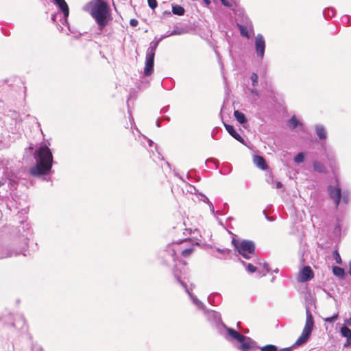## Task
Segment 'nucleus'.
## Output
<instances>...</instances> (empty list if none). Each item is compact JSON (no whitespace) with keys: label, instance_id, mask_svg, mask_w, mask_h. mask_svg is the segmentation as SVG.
Instances as JSON below:
<instances>
[{"label":"nucleus","instance_id":"29","mask_svg":"<svg viewBox=\"0 0 351 351\" xmlns=\"http://www.w3.org/2000/svg\"><path fill=\"white\" fill-rule=\"evenodd\" d=\"M187 32V30L184 28H176L173 31L170 32H167V34L165 36H167V37L174 36V35H182Z\"/></svg>","mask_w":351,"mask_h":351},{"label":"nucleus","instance_id":"55","mask_svg":"<svg viewBox=\"0 0 351 351\" xmlns=\"http://www.w3.org/2000/svg\"><path fill=\"white\" fill-rule=\"evenodd\" d=\"M218 131L219 130L217 128H214L213 130H212V132H211V136H212V138H215V136L217 135V134L218 133Z\"/></svg>","mask_w":351,"mask_h":351},{"label":"nucleus","instance_id":"46","mask_svg":"<svg viewBox=\"0 0 351 351\" xmlns=\"http://www.w3.org/2000/svg\"><path fill=\"white\" fill-rule=\"evenodd\" d=\"M208 205L209 206L210 211L213 215V216L214 217L217 216V214L215 210L214 206H213V203L210 202L208 204Z\"/></svg>","mask_w":351,"mask_h":351},{"label":"nucleus","instance_id":"49","mask_svg":"<svg viewBox=\"0 0 351 351\" xmlns=\"http://www.w3.org/2000/svg\"><path fill=\"white\" fill-rule=\"evenodd\" d=\"M341 225L339 223H337L335 227L334 232L335 234H338V233L341 232Z\"/></svg>","mask_w":351,"mask_h":351},{"label":"nucleus","instance_id":"15","mask_svg":"<svg viewBox=\"0 0 351 351\" xmlns=\"http://www.w3.org/2000/svg\"><path fill=\"white\" fill-rule=\"evenodd\" d=\"M182 286L184 288L186 293L189 295L191 300L196 308L198 310L202 311V312L205 311L206 309L205 304L189 290L186 282H182Z\"/></svg>","mask_w":351,"mask_h":351},{"label":"nucleus","instance_id":"57","mask_svg":"<svg viewBox=\"0 0 351 351\" xmlns=\"http://www.w3.org/2000/svg\"><path fill=\"white\" fill-rule=\"evenodd\" d=\"M221 3L226 7H230V4L227 0H220Z\"/></svg>","mask_w":351,"mask_h":351},{"label":"nucleus","instance_id":"18","mask_svg":"<svg viewBox=\"0 0 351 351\" xmlns=\"http://www.w3.org/2000/svg\"><path fill=\"white\" fill-rule=\"evenodd\" d=\"M58 9L62 12L63 14V19L62 21V23L64 25H68V21H67V18L69 15V5L68 4L66 3V2H64L61 4H59L57 5Z\"/></svg>","mask_w":351,"mask_h":351},{"label":"nucleus","instance_id":"21","mask_svg":"<svg viewBox=\"0 0 351 351\" xmlns=\"http://www.w3.org/2000/svg\"><path fill=\"white\" fill-rule=\"evenodd\" d=\"M208 302L211 305L215 306L221 302V295L219 293H212L208 296Z\"/></svg>","mask_w":351,"mask_h":351},{"label":"nucleus","instance_id":"58","mask_svg":"<svg viewBox=\"0 0 351 351\" xmlns=\"http://www.w3.org/2000/svg\"><path fill=\"white\" fill-rule=\"evenodd\" d=\"M263 213L265 214L266 219H267L269 221H275V219H275L274 217H268V216L265 213V211H263Z\"/></svg>","mask_w":351,"mask_h":351},{"label":"nucleus","instance_id":"12","mask_svg":"<svg viewBox=\"0 0 351 351\" xmlns=\"http://www.w3.org/2000/svg\"><path fill=\"white\" fill-rule=\"evenodd\" d=\"M222 331V332L218 333L222 335L228 341H231L232 340L239 341L245 338V335L241 334L234 328L228 327L226 324L225 328Z\"/></svg>","mask_w":351,"mask_h":351},{"label":"nucleus","instance_id":"20","mask_svg":"<svg viewBox=\"0 0 351 351\" xmlns=\"http://www.w3.org/2000/svg\"><path fill=\"white\" fill-rule=\"evenodd\" d=\"M254 162L259 169L262 170H265L267 169L265 159L263 156L255 155L254 156Z\"/></svg>","mask_w":351,"mask_h":351},{"label":"nucleus","instance_id":"2","mask_svg":"<svg viewBox=\"0 0 351 351\" xmlns=\"http://www.w3.org/2000/svg\"><path fill=\"white\" fill-rule=\"evenodd\" d=\"M84 11L89 12L97 25L98 33L101 34L105 27L112 19L110 8L107 2L87 3L83 8Z\"/></svg>","mask_w":351,"mask_h":351},{"label":"nucleus","instance_id":"4","mask_svg":"<svg viewBox=\"0 0 351 351\" xmlns=\"http://www.w3.org/2000/svg\"><path fill=\"white\" fill-rule=\"evenodd\" d=\"M17 236L13 239V244L17 245L24 253L28 252L29 241L33 234L32 227L27 221H21L17 228Z\"/></svg>","mask_w":351,"mask_h":351},{"label":"nucleus","instance_id":"63","mask_svg":"<svg viewBox=\"0 0 351 351\" xmlns=\"http://www.w3.org/2000/svg\"><path fill=\"white\" fill-rule=\"evenodd\" d=\"M282 187V184L280 182H277L276 183V188L277 189H281Z\"/></svg>","mask_w":351,"mask_h":351},{"label":"nucleus","instance_id":"10","mask_svg":"<svg viewBox=\"0 0 351 351\" xmlns=\"http://www.w3.org/2000/svg\"><path fill=\"white\" fill-rule=\"evenodd\" d=\"M21 254L27 256L17 245L13 244V240L10 243H0V260Z\"/></svg>","mask_w":351,"mask_h":351},{"label":"nucleus","instance_id":"54","mask_svg":"<svg viewBox=\"0 0 351 351\" xmlns=\"http://www.w3.org/2000/svg\"><path fill=\"white\" fill-rule=\"evenodd\" d=\"M217 251L221 254H226V252L228 253L230 252V250L228 249H220V248H217Z\"/></svg>","mask_w":351,"mask_h":351},{"label":"nucleus","instance_id":"16","mask_svg":"<svg viewBox=\"0 0 351 351\" xmlns=\"http://www.w3.org/2000/svg\"><path fill=\"white\" fill-rule=\"evenodd\" d=\"M336 184L335 185H328L327 187L328 193L329 197L331 199H337L338 197H341V189L339 184L338 178L335 179Z\"/></svg>","mask_w":351,"mask_h":351},{"label":"nucleus","instance_id":"11","mask_svg":"<svg viewBox=\"0 0 351 351\" xmlns=\"http://www.w3.org/2000/svg\"><path fill=\"white\" fill-rule=\"evenodd\" d=\"M265 47L266 44L263 36L258 34L254 38V48L256 56L261 60L264 58Z\"/></svg>","mask_w":351,"mask_h":351},{"label":"nucleus","instance_id":"38","mask_svg":"<svg viewBox=\"0 0 351 351\" xmlns=\"http://www.w3.org/2000/svg\"><path fill=\"white\" fill-rule=\"evenodd\" d=\"M250 79L252 80L253 86H256L258 85V76L256 73H252Z\"/></svg>","mask_w":351,"mask_h":351},{"label":"nucleus","instance_id":"23","mask_svg":"<svg viewBox=\"0 0 351 351\" xmlns=\"http://www.w3.org/2000/svg\"><path fill=\"white\" fill-rule=\"evenodd\" d=\"M313 168L315 171L318 173H326L327 172L326 166L323 163L317 160H315L313 162Z\"/></svg>","mask_w":351,"mask_h":351},{"label":"nucleus","instance_id":"43","mask_svg":"<svg viewBox=\"0 0 351 351\" xmlns=\"http://www.w3.org/2000/svg\"><path fill=\"white\" fill-rule=\"evenodd\" d=\"M147 2L149 7L152 10H154L158 5L156 0H147Z\"/></svg>","mask_w":351,"mask_h":351},{"label":"nucleus","instance_id":"64","mask_svg":"<svg viewBox=\"0 0 351 351\" xmlns=\"http://www.w3.org/2000/svg\"><path fill=\"white\" fill-rule=\"evenodd\" d=\"M348 274H350V276H351V260L349 262V270H348Z\"/></svg>","mask_w":351,"mask_h":351},{"label":"nucleus","instance_id":"9","mask_svg":"<svg viewBox=\"0 0 351 351\" xmlns=\"http://www.w3.org/2000/svg\"><path fill=\"white\" fill-rule=\"evenodd\" d=\"M203 313L206 321L213 328L217 330V332H223L222 330L225 328V324L222 321L221 315L219 312L206 308V309L203 311Z\"/></svg>","mask_w":351,"mask_h":351},{"label":"nucleus","instance_id":"28","mask_svg":"<svg viewBox=\"0 0 351 351\" xmlns=\"http://www.w3.org/2000/svg\"><path fill=\"white\" fill-rule=\"evenodd\" d=\"M332 272L335 276L339 278H343L345 276L344 269L339 266H333Z\"/></svg>","mask_w":351,"mask_h":351},{"label":"nucleus","instance_id":"56","mask_svg":"<svg viewBox=\"0 0 351 351\" xmlns=\"http://www.w3.org/2000/svg\"><path fill=\"white\" fill-rule=\"evenodd\" d=\"M169 106H164V107L160 110V113H165V112H167L169 110Z\"/></svg>","mask_w":351,"mask_h":351},{"label":"nucleus","instance_id":"33","mask_svg":"<svg viewBox=\"0 0 351 351\" xmlns=\"http://www.w3.org/2000/svg\"><path fill=\"white\" fill-rule=\"evenodd\" d=\"M304 158H305V156H304V153L300 152V153L297 154L295 155V156L294 157V161L296 163H300V162H304Z\"/></svg>","mask_w":351,"mask_h":351},{"label":"nucleus","instance_id":"60","mask_svg":"<svg viewBox=\"0 0 351 351\" xmlns=\"http://www.w3.org/2000/svg\"><path fill=\"white\" fill-rule=\"evenodd\" d=\"M53 2H54V3H55L56 5H59V4H61V3H62H62L65 2V0H53Z\"/></svg>","mask_w":351,"mask_h":351},{"label":"nucleus","instance_id":"22","mask_svg":"<svg viewBox=\"0 0 351 351\" xmlns=\"http://www.w3.org/2000/svg\"><path fill=\"white\" fill-rule=\"evenodd\" d=\"M302 125H303L302 123L295 115L292 116L287 122V126L291 130Z\"/></svg>","mask_w":351,"mask_h":351},{"label":"nucleus","instance_id":"39","mask_svg":"<svg viewBox=\"0 0 351 351\" xmlns=\"http://www.w3.org/2000/svg\"><path fill=\"white\" fill-rule=\"evenodd\" d=\"M338 313H335L331 317H328L324 319V321L328 323H333L338 319Z\"/></svg>","mask_w":351,"mask_h":351},{"label":"nucleus","instance_id":"42","mask_svg":"<svg viewBox=\"0 0 351 351\" xmlns=\"http://www.w3.org/2000/svg\"><path fill=\"white\" fill-rule=\"evenodd\" d=\"M198 196H199V200L204 202V203L208 204L209 202H210L209 199L202 193H199Z\"/></svg>","mask_w":351,"mask_h":351},{"label":"nucleus","instance_id":"13","mask_svg":"<svg viewBox=\"0 0 351 351\" xmlns=\"http://www.w3.org/2000/svg\"><path fill=\"white\" fill-rule=\"evenodd\" d=\"M239 342L240 343V345L237 346V349L241 351H250L252 349L259 348L255 341L245 335V338Z\"/></svg>","mask_w":351,"mask_h":351},{"label":"nucleus","instance_id":"53","mask_svg":"<svg viewBox=\"0 0 351 351\" xmlns=\"http://www.w3.org/2000/svg\"><path fill=\"white\" fill-rule=\"evenodd\" d=\"M229 229H234L233 226L231 224H227L226 230H228V234L234 235V234L230 230H229Z\"/></svg>","mask_w":351,"mask_h":351},{"label":"nucleus","instance_id":"61","mask_svg":"<svg viewBox=\"0 0 351 351\" xmlns=\"http://www.w3.org/2000/svg\"><path fill=\"white\" fill-rule=\"evenodd\" d=\"M345 323L351 326V317L349 319H346Z\"/></svg>","mask_w":351,"mask_h":351},{"label":"nucleus","instance_id":"59","mask_svg":"<svg viewBox=\"0 0 351 351\" xmlns=\"http://www.w3.org/2000/svg\"><path fill=\"white\" fill-rule=\"evenodd\" d=\"M252 94L258 96V91L256 88H252L250 90Z\"/></svg>","mask_w":351,"mask_h":351},{"label":"nucleus","instance_id":"30","mask_svg":"<svg viewBox=\"0 0 351 351\" xmlns=\"http://www.w3.org/2000/svg\"><path fill=\"white\" fill-rule=\"evenodd\" d=\"M242 263V265L245 267V269L246 270L249 272V273H254L256 271V267L252 263H245V261H241V259H239Z\"/></svg>","mask_w":351,"mask_h":351},{"label":"nucleus","instance_id":"19","mask_svg":"<svg viewBox=\"0 0 351 351\" xmlns=\"http://www.w3.org/2000/svg\"><path fill=\"white\" fill-rule=\"evenodd\" d=\"M315 134L320 141H325L327 138V132L325 127L321 124L315 125Z\"/></svg>","mask_w":351,"mask_h":351},{"label":"nucleus","instance_id":"1","mask_svg":"<svg viewBox=\"0 0 351 351\" xmlns=\"http://www.w3.org/2000/svg\"><path fill=\"white\" fill-rule=\"evenodd\" d=\"M34 158L36 163L29 169V173L34 177H45L52 172L53 157L51 150L45 143H41L35 150Z\"/></svg>","mask_w":351,"mask_h":351},{"label":"nucleus","instance_id":"5","mask_svg":"<svg viewBox=\"0 0 351 351\" xmlns=\"http://www.w3.org/2000/svg\"><path fill=\"white\" fill-rule=\"evenodd\" d=\"M306 318L304 328H303L301 335L295 343L290 347L279 349L278 351H292L293 347L302 346L308 341L313 330L314 319L308 306L306 307Z\"/></svg>","mask_w":351,"mask_h":351},{"label":"nucleus","instance_id":"36","mask_svg":"<svg viewBox=\"0 0 351 351\" xmlns=\"http://www.w3.org/2000/svg\"><path fill=\"white\" fill-rule=\"evenodd\" d=\"M341 23L346 25H351V16L348 15H344L341 17Z\"/></svg>","mask_w":351,"mask_h":351},{"label":"nucleus","instance_id":"8","mask_svg":"<svg viewBox=\"0 0 351 351\" xmlns=\"http://www.w3.org/2000/svg\"><path fill=\"white\" fill-rule=\"evenodd\" d=\"M2 323L10 326L19 331L27 330L26 319L23 314H9L1 318Z\"/></svg>","mask_w":351,"mask_h":351},{"label":"nucleus","instance_id":"25","mask_svg":"<svg viewBox=\"0 0 351 351\" xmlns=\"http://www.w3.org/2000/svg\"><path fill=\"white\" fill-rule=\"evenodd\" d=\"M171 12L175 15L183 16L185 13V10L180 5L173 4Z\"/></svg>","mask_w":351,"mask_h":351},{"label":"nucleus","instance_id":"24","mask_svg":"<svg viewBox=\"0 0 351 351\" xmlns=\"http://www.w3.org/2000/svg\"><path fill=\"white\" fill-rule=\"evenodd\" d=\"M234 116L237 121L241 124H244L247 121L245 114L239 110H234Z\"/></svg>","mask_w":351,"mask_h":351},{"label":"nucleus","instance_id":"41","mask_svg":"<svg viewBox=\"0 0 351 351\" xmlns=\"http://www.w3.org/2000/svg\"><path fill=\"white\" fill-rule=\"evenodd\" d=\"M193 251V247H189L185 250H183L181 252V254L182 256L186 257V256H189L192 253Z\"/></svg>","mask_w":351,"mask_h":351},{"label":"nucleus","instance_id":"17","mask_svg":"<svg viewBox=\"0 0 351 351\" xmlns=\"http://www.w3.org/2000/svg\"><path fill=\"white\" fill-rule=\"evenodd\" d=\"M224 127L229 134L232 136L234 139L238 141L239 143L244 144L245 140L244 138L236 131L234 126L224 123Z\"/></svg>","mask_w":351,"mask_h":351},{"label":"nucleus","instance_id":"52","mask_svg":"<svg viewBox=\"0 0 351 351\" xmlns=\"http://www.w3.org/2000/svg\"><path fill=\"white\" fill-rule=\"evenodd\" d=\"M6 173L8 174L5 177H3L1 178V180H0V186L1 185H3L5 184V182H6V180L8 178V176H9L8 173L6 172Z\"/></svg>","mask_w":351,"mask_h":351},{"label":"nucleus","instance_id":"14","mask_svg":"<svg viewBox=\"0 0 351 351\" xmlns=\"http://www.w3.org/2000/svg\"><path fill=\"white\" fill-rule=\"evenodd\" d=\"M314 277V272L310 266H304L300 271L298 281L306 282L310 281Z\"/></svg>","mask_w":351,"mask_h":351},{"label":"nucleus","instance_id":"7","mask_svg":"<svg viewBox=\"0 0 351 351\" xmlns=\"http://www.w3.org/2000/svg\"><path fill=\"white\" fill-rule=\"evenodd\" d=\"M167 38V36L162 35L160 38H155V40L152 41L149 45V47L147 49L146 59L144 68V75L149 76L152 74L154 66V57L156 50L160 43L164 38Z\"/></svg>","mask_w":351,"mask_h":351},{"label":"nucleus","instance_id":"27","mask_svg":"<svg viewBox=\"0 0 351 351\" xmlns=\"http://www.w3.org/2000/svg\"><path fill=\"white\" fill-rule=\"evenodd\" d=\"M342 337H346L348 341H351V330L346 326H343L340 329Z\"/></svg>","mask_w":351,"mask_h":351},{"label":"nucleus","instance_id":"6","mask_svg":"<svg viewBox=\"0 0 351 351\" xmlns=\"http://www.w3.org/2000/svg\"><path fill=\"white\" fill-rule=\"evenodd\" d=\"M231 243L236 251L243 258L250 259L256 257V245L253 241L237 239L234 235Z\"/></svg>","mask_w":351,"mask_h":351},{"label":"nucleus","instance_id":"47","mask_svg":"<svg viewBox=\"0 0 351 351\" xmlns=\"http://www.w3.org/2000/svg\"><path fill=\"white\" fill-rule=\"evenodd\" d=\"M32 351H44L40 346L34 344L32 345Z\"/></svg>","mask_w":351,"mask_h":351},{"label":"nucleus","instance_id":"34","mask_svg":"<svg viewBox=\"0 0 351 351\" xmlns=\"http://www.w3.org/2000/svg\"><path fill=\"white\" fill-rule=\"evenodd\" d=\"M341 201L343 204H348L349 202V191L348 190L341 193Z\"/></svg>","mask_w":351,"mask_h":351},{"label":"nucleus","instance_id":"3","mask_svg":"<svg viewBox=\"0 0 351 351\" xmlns=\"http://www.w3.org/2000/svg\"><path fill=\"white\" fill-rule=\"evenodd\" d=\"M162 258L164 264L169 265L171 263H175L173 268V274L177 279L178 282L182 285V282H184L181 278V274L185 270V263L182 261H176V250L173 248V243L167 245L163 251Z\"/></svg>","mask_w":351,"mask_h":351},{"label":"nucleus","instance_id":"51","mask_svg":"<svg viewBox=\"0 0 351 351\" xmlns=\"http://www.w3.org/2000/svg\"><path fill=\"white\" fill-rule=\"evenodd\" d=\"M215 219L217 220L218 221V223L224 229H226V226H225V224L223 223V221L219 218V217L217 215L215 217Z\"/></svg>","mask_w":351,"mask_h":351},{"label":"nucleus","instance_id":"44","mask_svg":"<svg viewBox=\"0 0 351 351\" xmlns=\"http://www.w3.org/2000/svg\"><path fill=\"white\" fill-rule=\"evenodd\" d=\"M231 171H232V168L227 166V167H224L223 168V170H221L219 172L221 174L227 175V174H229L231 172Z\"/></svg>","mask_w":351,"mask_h":351},{"label":"nucleus","instance_id":"35","mask_svg":"<svg viewBox=\"0 0 351 351\" xmlns=\"http://www.w3.org/2000/svg\"><path fill=\"white\" fill-rule=\"evenodd\" d=\"M326 156L328 160H332L335 158V154L332 151L327 150L325 146H323Z\"/></svg>","mask_w":351,"mask_h":351},{"label":"nucleus","instance_id":"32","mask_svg":"<svg viewBox=\"0 0 351 351\" xmlns=\"http://www.w3.org/2000/svg\"><path fill=\"white\" fill-rule=\"evenodd\" d=\"M238 27H239V31H240V34L243 37H245V38H250V35H249V33H248V31H247V27L243 25H238Z\"/></svg>","mask_w":351,"mask_h":351},{"label":"nucleus","instance_id":"26","mask_svg":"<svg viewBox=\"0 0 351 351\" xmlns=\"http://www.w3.org/2000/svg\"><path fill=\"white\" fill-rule=\"evenodd\" d=\"M336 10L332 7H328L323 10V16L325 19L332 18L335 16Z\"/></svg>","mask_w":351,"mask_h":351},{"label":"nucleus","instance_id":"62","mask_svg":"<svg viewBox=\"0 0 351 351\" xmlns=\"http://www.w3.org/2000/svg\"><path fill=\"white\" fill-rule=\"evenodd\" d=\"M162 121H170V117L168 116H164L162 117Z\"/></svg>","mask_w":351,"mask_h":351},{"label":"nucleus","instance_id":"31","mask_svg":"<svg viewBox=\"0 0 351 351\" xmlns=\"http://www.w3.org/2000/svg\"><path fill=\"white\" fill-rule=\"evenodd\" d=\"M258 348H260L261 351H278V347L273 344H267Z\"/></svg>","mask_w":351,"mask_h":351},{"label":"nucleus","instance_id":"45","mask_svg":"<svg viewBox=\"0 0 351 351\" xmlns=\"http://www.w3.org/2000/svg\"><path fill=\"white\" fill-rule=\"evenodd\" d=\"M209 162H214L216 165V168L217 169L219 167V161L213 158H208L206 162H205V165L206 166H207V163Z\"/></svg>","mask_w":351,"mask_h":351},{"label":"nucleus","instance_id":"40","mask_svg":"<svg viewBox=\"0 0 351 351\" xmlns=\"http://www.w3.org/2000/svg\"><path fill=\"white\" fill-rule=\"evenodd\" d=\"M263 269H264L262 271H260V274H261L262 276H265L267 273L270 271L269 265L266 262L263 263Z\"/></svg>","mask_w":351,"mask_h":351},{"label":"nucleus","instance_id":"37","mask_svg":"<svg viewBox=\"0 0 351 351\" xmlns=\"http://www.w3.org/2000/svg\"><path fill=\"white\" fill-rule=\"evenodd\" d=\"M332 255H333V258L335 260L336 263L337 264H341L342 263V261H341V256H340V254L339 253L337 252V250H335L332 253Z\"/></svg>","mask_w":351,"mask_h":351},{"label":"nucleus","instance_id":"48","mask_svg":"<svg viewBox=\"0 0 351 351\" xmlns=\"http://www.w3.org/2000/svg\"><path fill=\"white\" fill-rule=\"evenodd\" d=\"M332 201L335 204V208H337L341 202V197H338L337 199H332Z\"/></svg>","mask_w":351,"mask_h":351},{"label":"nucleus","instance_id":"50","mask_svg":"<svg viewBox=\"0 0 351 351\" xmlns=\"http://www.w3.org/2000/svg\"><path fill=\"white\" fill-rule=\"evenodd\" d=\"M138 23V21L135 19H132L130 21V25L132 26V27H136L137 26Z\"/></svg>","mask_w":351,"mask_h":351}]
</instances>
